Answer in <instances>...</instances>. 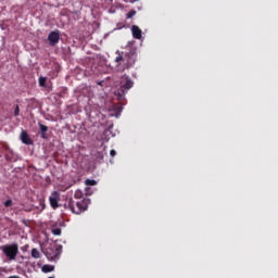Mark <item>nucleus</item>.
<instances>
[{"label":"nucleus","instance_id":"nucleus-12","mask_svg":"<svg viewBox=\"0 0 278 278\" xmlns=\"http://www.w3.org/2000/svg\"><path fill=\"white\" fill-rule=\"evenodd\" d=\"M31 257H34V260H40V251H38V249L34 248L31 250Z\"/></svg>","mask_w":278,"mask_h":278},{"label":"nucleus","instance_id":"nucleus-18","mask_svg":"<svg viewBox=\"0 0 278 278\" xmlns=\"http://www.w3.org/2000/svg\"><path fill=\"white\" fill-rule=\"evenodd\" d=\"M20 112H21V109H18V105H16L14 110V116H18Z\"/></svg>","mask_w":278,"mask_h":278},{"label":"nucleus","instance_id":"nucleus-3","mask_svg":"<svg viewBox=\"0 0 278 278\" xmlns=\"http://www.w3.org/2000/svg\"><path fill=\"white\" fill-rule=\"evenodd\" d=\"M134 88V80L129 77H125L121 81V87L115 91V97H117L118 101H123L125 99V94L127 91Z\"/></svg>","mask_w":278,"mask_h":278},{"label":"nucleus","instance_id":"nucleus-1","mask_svg":"<svg viewBox=\"0 0 278 278\" xmlns=\"http://www.w3.org/2000/svg\"><path fill=\"white\" fill-rule=\"evenodd\" d=\"M116 53H117V56L115 58L114 62H115L116 71L118 73H123L127 71L136 64V58L138 55L136 53V49H130L125 52L117 51Z\"/></svg>","mask_w":278,"mask_h":278},{"label":"nucleus","instance_id":"nucleus-21","mask_svg":"<svg viewBox=\"0 0 278 278\" xmlns=\"http://www.w3.org/2000/svg\"><path fill=\"white\" fill-rule=\"evenodd\" d=\"M51 257H58V252H55L54 254H52Z\"/></svg>","mask_w":278,"mask_h":278},{"label":"nucleus","instance_id":"nucleus-9","mask_svg":"<svg viewBox=\"0 0 278 278\" xmlns=\"http://www.w3.org/2000/svg\"><path fill=\"white\" fill-rule=\"evenodd\" d=\"M39 129H40V137L43 140H47V131H49V127L45 126V124H39Z\"/></svg>","mask_w":278,"mask_h":278},{"label":"nucleus","instance_id":"nucleus-15","mask_svg":"<svg viewBox=\"0 0 278 278\" xmlns=\"http://www.w3.org/2000/svg\"><path fill=\"white\" fill-rule=\"evenodd\" d=\"M52 233L53 236H62V228H53Z\"/></svg>","mask_w":278,"mask_h":278},{"label":"nucleus","instance_id":"nucleus-19","mask_svg":"<svg viewBox=\"0 0 278 278\" xmlns=\"http://www.w3.org/2000/svg\"><path fill=\"white\" fill-rule=\"evenodd\" d=\"M97 160H103V152L97 153Z\"/></svg>","mask_w":278,"mask_h":278},{"label":"nucleus","instance_id":"nucleus-14","mask_svg":"<svg viewBox=\"0 0 278 278\" xmlns=\"http://www.w3.org/2000/svg\"><path fill=\"white\" fill-rule=\"evenodd\" d=\"M86 186H97V180L93 179H86L85 180Z\"/></svg>","mask_w":278,"mask_h":278},{"label":"nucleus","instance_id":"nucleus-4","mask_svg":"<svg viewBox=\"0 0 278 278\" xmlns=\"http://www.w3.org/2000/svg\"><path fill=\"white\" fill-rule=\"evenodd\" d=\"M0 251H2L5 257H8V260L12 262L16 260V255H18V244L12 243V244L1 245Z\"/></svg>","mask_w":278,"mask_h":278},{"label":"nucleus","instance_id":"nucleus-20","mask_svg":"<svg viewBox=\"0 0 278 278\" xmlns=\"http://www.w3.org/2000/svg\"><path fill=\"white\" fill-rule=\"evenodd\" d=\"M110 155H111V157L116 156V150H111V151H110Z\"/></svg>","mask_w":278,"mask_h":278},{"label":"nucleus","instance_id":"nucleus-16","mask_svg":"<svg viewBox=\"0 0 278 278\" xmlns=\"http://www.w3.org/2000/svg\"><path fill=\"white\" fill-rule=\"evenodd\" d=\"M127 18H134V16H136V11L135 10H130L128 13H127Z\"/></svg>","mask_w":278,"mask_h":278},{"label":"nucleus","instance_id":"nucleus-10","mask_svg":"<svg viewBox=\"0 0 278 278\" xmlns=\"http://www.w3.org/2000/svg\"><path fill=\"white\" fill-rule=\"evenodd\" d=\"M74 199H76L77 201L86 199L84 198V191H81V189L76 190L74 193Z\"/></svg>","mask_w":278,"mask_h":278},{"label":"nucleus","instance_id":"nucleus-2","mask_svg":"<svg viewBox=\"0 0 278 278\" xmlns=\"http://www.w3.org/2000/svg\"><path fill=\"white\" fill-rule=\"evenodd\" d=\"M88 205H90V199L88 198L77 201L71 198L67 203H65V207H68L73 214H84V212L88 210Z\"/></svg>","mask_w":278,"mask_h":278},{"label":"nucleus","instance_id":"nucleus-7","mask_svg":"<svg viewBox=\"0 0 278 278\" xmlns=\"http://www.w3.org/2000/svg\"><path fill=\"white\" fill-rule=\"evenodd\" d=\"M21 141L23 144H34V140H31V137H29V134H27L25 130L21 132Z\"/></svg>","mask_w":278,"mask_h":278},{"label":"nucleus","instance_id":"nucleus-11","mask_svg":"<svg viewBox=\"0 0 278 278\" xmlns=\"http://www.w3.org/2000/svg\"><path fill=\"white\" fill-rule=\"evenodd\" d=\"M42 273H53L55 270V266L53 265H43L41 267Z\"/></svg>","mask_w":278,"mask_h":278},{"label":"nucleus","instance_id":"nucleus-8","mask_svg":"<svg viewBox=\"0 0 278 278\" xmlns=\"http://www.w3.org/2000/svg\"><path fill=\"white\" fill-rule=\"evenodd\" d=\"M131 33H132V37L136 40H140V38H142V29H140V27L132 25L131 26Z\"/></svg>","mask_w":278,"mask_h":278},{"label":"nucleus","instance_id":"nucleus-5","mask_svg":"<svg viewBox=\"0 0 278 278\" xmlns=\"http://www.w3.org/2000/svg\"><path fill=\"white\" fill-rule=\"evenodd\" d=\"M48 41L50 47H55L60 42V30H52L48 35Z\"/></svg>","mask_w":278,"mask_h":278},{"label":"nucleus","instance_id":"nucleus-17","mask_svg":"<svg viewBox=\"0 0 278 278\" xmlns=\"http://www.w3.org/2000/svg\"><path fill=\"white\" fill-rule=\"evenodd\" d=\"M4 206H5V207H12V200H7V201L4 202Z\"/></svg>","mask_w":278,"mask_h":278},{"label":"nucleus","instance_id":"nucleus-6","mask_svg":"<svg viewBox=\"0 0 278 278\" xmlns=\"http://www.w3.org/2000/svg\"><path fill=\"white\" fill-rule=\"evenodd\" d=\"M49 202L53 210H58V207H60V193L58 191H53L49 198Z\"/></svg>","mask_w":278,"mask_h":278},{"label":"nucleus","instance_id":"nucleus-13","mask_svg":"<svg viewBox=\"0 0 278 278\" xmlns=\"http://www.w3.org/2000/svg\"><path fill=\"white\" fill-rule=\"evenodd\" d=\"M39 86L41 88H47V77H39Z\"/></svg>","mask_w":278,"mask_h":278},{"label":"nucleus","instance_id":"nucleus-22","mask_svg":"<svg viewBox=\"0 0 278 278\" xmlns=\"http://www.w3.org/2000/svg\"><path fill=\"white\" fill-rule=\"evenodd\" d=\"M55 251H60V248H55Z\"/></svg>","mask_w":278,"mask_h":278}]
</instances>
